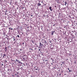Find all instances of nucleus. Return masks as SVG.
<instances>
[{
    "label": "nucleus",
    "instance_id": "obj_1",
    "mask_svg": "<svg viewBox=\"0 0 77 77\" xmlns=\"http://www.w3.org/2000/svg\"><path fill=\"white\" fill-rule=\"evenodd\" d=\"M42 41H44L43 42V43H44L45 44H46V43H47V42L45 39H42Z\"/></svg>",
    "mask_w": 77,
    "mask_h": 77
},
{
    "label": "nucleus",
    "instance_id": "obj_2",
    "mask_svg": "<svg viewBox=\"0 0 77 77\" xmlns=\"http://www.w3.org/2000/svg\"><path fill=\"white\" fill-rule=\"evenodd\" d=\"M44 45L43 44H42L41 43H40V45L39 46L40 47H42Z\"/></svg>",
    "mask_w": 77,
    "mask_h": 77
},
{
    "label": "nucleus",
    "instance_id": "obj_3",
    "mask_svg": "<svg viewBox=\"0 0 77 77\" xmlns=\"http://www.w3.org/2000/svg\"><path fill=\"white\" fill-rule=\"evenodd\" d=\"M35 72H36V74H37V73H38V72H39V70H38V69H35Z\"/></svg>",
    "mask_w": 77,
    "mask_h": 77
},
{
    "label": "nucleus",
    "instance_id": "obj_4",
    "mask_svg": "<svg viewBox=\"0 0 77 77\" xmlns=\"http://www.w3.org/2000/svg\"><path fill=\"white\" fill-rule=\"evenodd\" d=\"M55 32V31H53L51 32V35H53V34H54V32Z\"/></svg>",
    "mask_w": 77,
    "mask_h": 77
},
{
    "label": "nucleus",
    "instance_id": "obj_5",
    "mask_svg": "<svg viewBox=\"0 0 77 77\" xmlns=\"http://www.w3.org/2000/svg\"><path fill=\"white\" fill-rule=\"evenodd\" d=\"M26 57H23V59L24 60V61H26V59H27V58H26Z\"/></svg>",
    "mask_w": 77,
    "mask_h": 77
},
{
    "label": "nucleus",
    "instance_id": "obj_6",
    "mask_svg": "<svg viewBox=\"0 0 77 77\" xmlns=\"http://www.w3.org/2000/svg\"><path fill=\"white\" fill-rule=\"evenodd\" d=\"M51 8H52V7H50L49 8V9L51 11H52V9H51Z\"/></svg>",
    "mask_w": 77,
    "mask_h": 77
},
{
    "label": "nucleus",
    "instance_id": "obj_7",
    "mask_svg": "<svg viewBox=\"0 0 77 77\" xmlns=\"http://www.w3.org/2000/svg\"><path fill=\"white\" fill-rule=\"evenodd\" d=\"M65 4L64 5H65V6H66V4H67V2H66V1H65Z\"/></svg>",
    "mask_w": 77,
    "mask_h": 77
},
{
    "label": "nucleus",
    "instance_id": "obj_8",
    "mask_svg": "<svg viewBox=\"0 0 77 77\" xmlns=\"http://www.w3.org/2000/svg\"><path fill=\"white\" fill-rule=\"evenodd\" d=\"M59 0H57V3H59Z\"/></svg>",
    "mask_w": 77,
    "mask_h": 77
},
{
    "label": "nucleus",
    "instance_id": "obj_9",
    "mask_svg": "<svg viewBox=\"0 0 77 77\" xmlns=\"http://www.w3.org/2000/svg\"><path fill=\"white\" fill-rule=\"evenodd\" d=\"M41 4L39 3H38V6H41Z\"/></svg>",
    "mask_w": 77,
    "mask_h": 77
},
{
    "label": "nucleus",
    "instance_id": "obj_10",
    "mask_svg": "<svg viewBox=\"0 0 77 77\" xmlns=\"http://www.w3.org/2000/svg\"><path fill=\"white\" fill-rule=\"evenodd\" d=\"M13 39H14L13 41H15V37L14 36L13 37Z\"/></svg>",
    "mask_w": 77,
    "mask_h": 77
},
{
    "label": "nucleus",
    "instance_id": "obj_11",
    "mask_svg": "<svg viewBox=\"0 0 77 77\" xmlns=\"http://www.w3.org/2000/svg\"><path fill=\"white\" fill-rule=\"evenodd\" d=\"M16 62H20V61L16 59Z\"/></svg>",
    "mask_w": 77,
    "mask_h": 77
},
{
    "label": "nucleus",
    "instance_id": "obj_12",
    "mask_svg": "<svg viewBox=\"0 0 77 77\" xmlns=\"http://www.w3.org/2000/svg\"><path fill=\"white\" fill-rule=\"evenodd\" d=\"M7 39H8V42H9V40H10V39H9V38H7ZM8 39H9V40H8Z\"/></svg>",
    "mask_w": 77,
    "mask_h": 77
},
{
    "label": "nucleus",
    "instance_id": "obj_13",
    "mask_svg": "<svg viewBox=\"0 0 77 77\" xmlns=\"http://www.w3.org/2000/svg\"><path fill=\"white\" fill-rule=\"evenodd\" d=\"M18 63H21V64H23V63H21L20 62H18Z\"/></svg>",
    "mask_w": 77,
    "mask_h": 77
},
{
    "label": "nucleus",
    "instance_id": "obj_14",
    "mask_svg": "<svg viewBox=\"0 0 77 77\" xmlns=\"http://www.w3.org/2000/svg\"><path fill=\"white\" fill-rule=\"evenodd\" d=\"M3 56H6V54H4Z\"/></svg>",
    "mask_w": 77,
    "mask_h": 77
},
{
    "label": "nucleus",
    "instance_id": "obj_15",
    "mask_svg": "<svg viewBox=\"0 0 77 77\" xmlns=\"http://www.w3.org/2000/svg\"><path fill=\"white\" fill-rule=\"evenodd\" d=\"M16 76L17 77H19V75H17Z\"/></svg>",
    "mask_w": 77,
    "mask_h": 77
},
{
    "label": "nucleus",
    "instance_id": "obj_16",
    "mask_svg": "<svg viewBox=\"0 0 77 77\" xmlns=\"http://www.w3.org/2000/svg\"><path fill=\"white\" fill-rule=\"evenodd\" d=\"M17 37H18V38H20V36H19V35H17Z\"/></svg>",
    "mask_w": 77,
    "mask_h": 77
},
{
    "label": "nucleus",
    "instance_id": "obj_17",
    "mask_svg": "<svg viewBox=\"0 0 77 77\" xmlns=\"http://www.w3.org/2000/svg\"><path fill=\"white\" fill-rule=\"evenodd\" d=\"M62 63L63 64H64V63H65V62H62Z\"/></svg>",
    "mask_w": 77,
    "mask_h": 77
},
{
    "label": "nucleus",
    "instance_id": "obj_18",
    "mask_svg": "<svg viewBox=\"0 0 77 77\" xmlns=\"http://www.w3.org/2000/svg\"><path fill=\"white\" fill-rule=\"evenodd\" d=\"M5 50H7V48L6 47L5 48Z\"/></svg>",
    "mask_w": 77,
    "mask_h": 77
},
{
    "label": "nucleus",
    "instance_id": "obj_19",
    "mask_svg": "<svg viewBox=\"0 0 77 77\" xmlns=\"http://www.w3.org/2000/svg\"><path fill=\"white\" fill-rule=\"evenodd\" d=\"M67 69H68V70H69V68H68Z\"/></svg>",
    "mask_w": 77,
    "mask_h": 77
},
{
    "label": "nucleus",
    "instance_id": "obj_20",
    "mask_svg": "<svg viewBox=\"0 0 77 77\" xmlns=\"http://www.w3.org/2000/svg\"><path fill=\"white\" fill-rule=\"evenodd\" d=\"M8 71H9V69H8Z\"/></svg>",
    "mask_w": 77,
    "mask_h": 77
},
{
    "label": "nucleus",
    "instance_id": "obj_21",
    "mask_svg": "<svg viewBox=\"0 0 77 77\" xmlns=\"http://www.w3.org/2000/svg\"><path fill=\"white\" fill-rule=\"evenodd\" d=\"M44 6H46V4H44Z\"/></svg>",
    "mask_w": 77,
    "mask_h": 77
},
{
    "label": "nucleus",
    "instance_id": "obj_22",
    "mask_svg": "<svg viewBox=\"0 0 77 77\" xmlns=\"http://www.w3.org/2000/svg\"><path fill=\"white\" fill-rule=\"evenodd\" d=\"M15 42H14L13 43H14V44H15Z\"/></svg>",
    "mask_w": 77,
    "mask_h": 77
},
{
    "label": "nucleus",
    "instance_id": "obj_23",
    "mask_svg": "<svg viewBox=\"0 0 77 77\" xmlns=\"http://www.w3.org/2000/svg\"><path fill=\"white\" fill-rule=\"evenodd\" d=\"M7 49H5V51H7Z\"/></svg>",
    "mask_w": 77,
    "mask_h": 77
},
{
    "label": "nucleus",
    "instance_id": "obj_24",
    "mask_svg": "<svg viewBox=\"0 0 77 77\" xmlns=\"http://www.w3.org/2000/svg\"><path fill=\"white\" fill-rule=\"evenodd\" d=\"M11 30H13V29H12V28H11Z\"/></svg>",
    "mask_w": 77,
    "mask_h": 77
},
{
    "label": "nucleus",
    "instance_id": "obj_25",
    "mask_svg": "<svg viewBox=\"0 0 77 77\" xmlns=\"http://www.w3.org/2000/svg\"><path fill=\"white\" fill-rule=\"evenodd\" d=\"M31 17H33V15H31Z\"/></svg>",
    "mask_w": 77,
    "mask_h": 77
},
{
    "label": "nucleus",
    "instance_id": "obj_26",
    "mask_svg": "<svg viewBox=\"0 0 77 77\" xmlns=\"http://www.w3.org/2000/svg\"><path fill=\"white\" fill-rule=\"evenodd\" d=\"M23 44H24V42H23Z\"/></svg>",
    "mask_w": 77,
    "mask_h": 77
},
{
    "label": "nucleus",
    "instance_id": "obj_27",
    "mask_svg": "<svg viewBox=\"0 0 77 77\" xmlns=\"http://www.w3.org/2000/svg\"><path fill=\"white\" fill-rule=\"evenodd\" d=\"M41 3H43V4H44V2H42Z\"/></svg>",
    "mask_w": 77,
    "mask_h": 77
},
{
    "label": "nucleus",
    "instance_id": "obj_28",
    "mask_svg": "<svg viewBox=\"0 0 77 77\" xmlns=\"http://www.w3.org/2000/svg\"><path fill=\"white\" fill-rule=\"evenodd\" d=\"M42 29H43V27L42 28Z\"/></svg>",
    "mask_w": 77,
    "mask_h": 77
},
{
    "label": "nucleus",
    "instance_id": "obj_29",
    "mask_svg": "<svg viewBox=\"0 0 77 77\" xmlns=\"http://www.w3.org/2000/svg\"><path fill=\"white\" fill-rule=\"evenodd\" d=\"M69 72H71V70H69Z\"/></svg>",
    "mask_w": 77,
    "mask_h": 77
},
{
    "label": "nucleus",
    "instance_id": "obj_30",
    "mask_svg": "<svg viewBox=\"0 0 77 77\" xmlns=\"http://www.w3.org/2000/svg\"><path fill=\"white\" fill-rule=\"evenodd\" d=\"M15 75H16V76H17V73H16V74H15Z\"/></svg>",
    "mask_w": 77,
    "mask_h": 77
},
{
    "label": "nucleus",
    "instance_id": "obj_31",
    "mask_svg": "<svg viewBox=\"0 0 77 77\" xmlns=\"http://www.w3.org/2000/svg\"><path fill=\"white\" fill-rule=\"evenodd\" d=\"M63 3H64V1H63Z\"/></svg>",
    "mask_w": 77,
    "mask_h": 77
},
{
    "label": "nucleus",
    "instance_id": "obj_32",
    "mask_svg": "<svg viewBox=\"0 0 77 77\" xmlns=\"http://www.w3.org/2000/svg\"><path fill=\"white\" fill-rule=\"evenodd\" d=\"M54 25H55V24H54V25H53V26H54Z\"/></svg>",
    "mask_w": 77,
    "mask_h": 77
},
{
    "label": "nucleus",
    "instance_id": "obj_33",
    "mask_svg": "<svg viewBox=\"0 0 77 77\" xmlns=\"http://www.w3.org/2000/svg\"><path fill=\"white\" fill-rule=\"evenodd\" d=\"M33 41H32V43H33Z\"/></svg>",
    "mask_w": 77,
    "mask_h": 77
},
{
    "label": "nucleus",
    "instance_id": "obj_34",
    "mask_svg": "<svg viewBox=\"0 0 77 77\" xmlns=\"http://www.w3.org/2000/svg\"><path fill=\"white\" fill-rule=\"evenodd\" d=\"M22 50L21 49H20V51H21Z\"/></svg>",
    "mask_w": 77,
    "mask_h": 77
},
{
    "label": "nucleus",
    "instance_id": "obj_35",
    "mask_svg": "<svg viewBox=\"0 0 77 77\" xmlns=\"http://www.w3.org/2000/svg\"><path fill=\"white\" fill-rule=\"evenodd\" d=\"M38 50H39V51H40V49H39Z\"/></svg>",
    "mask_w": 77,
    "mask_h": 77
},
{
    "label": "nucleus",
    "instance_id": "obj_36",
    "mask_svg": "<svg viewBox=\"0 0 77 77\" xmlns=\"http://www.w3.org/2000/svg\"><path fill=\"white\" fill-rule=\"evenodd\" d=\"M45 61H48V60H45Z\"/></svg>",
    "mask_w": 77,
    "mask_h": 77
},
{
    "label": "nucleus",
    "instance_id": "obj_37",
    "mask_svg": "<svg viewBox=\"0 0 77 77\" xmlns=\"http://www.w3.org/2000/svg\"><path fill=\"white\" fill-rule=\"evenodd\" d=\"M22 9H24V7H23V8H22Z\"/></svg>",
    "mask_w": 77,
    "mask_h": 77
},
{
    "label": "nucleus",
    "instance_id": "obj_38",
    "mask_svg": "<svg viewBox=\"0 0 77 77\" xmlns=\"http://www.w3.org/2000/svg\"><path fill=\"white\" fill-rule=\"evenodd\" d=\"M52 61H54V60H52Z\"/></svg>",
    "mask_w": 77,
    "mask_h": 77
},
{
    "label": "nucleus",
    "instance_id": "obj_39",
    "mask_svg": "<svg viewBox=\"0 0 77 77\" xmlns=\"http://www.w3.org/2000/svg\"><path fill=\"white\" fill-rule=\"evenodd\" d=\"M11 28H9V29H11Z\"/></svg>",
    "mask_w": 77,
    "mask_h": 77
},
{
    "label": "nucleus",
    "instance_id": "obj_40",
    "mask_svg": "<svg viewBox=\"0 0 77 77\" xmlns=\"http://www.w3.org/2000/svg\"><path fill=\"white\" fill-rule=\"evenodd\" d=\"M3 58L5 57L4 56H3Z\"/></svg>",
    "mask_w": 77,
    "mask_h": 77
},
{
    "label": "nucleus",
    "instance_id": "obj_41",
    "mask_svg": "<svg viewBox=\"0 0 77 77\" xmlns=\"http://www.w3.org/2000/svg\"><path fill=\"white\" fill-rule=\"evenodd\" d=\"M54 69H56V68H55V67H54Z\"/></svg>",
    "mask_w": 77,
    "mask_h": 77
},
{
    "label": "nucleus",
    "instance_id": "obj_42",
    "mask_svg": "<svg viewBox=\"0 0 77 77\" xmlns=\"http://www.w3.org/2000/svg\"><path fill=\"white\" fill-rule=\"evenodd\" d=\"M60 75H61V74H60Z\"/></svg>",
    "mask_w": 77,
    "mask_h": 77
},
{
    "label": "nucleus",
    "instance_id": "obj_43",
    "mask_svg": "<svg viewBox=\"0 0 77 77\" xmlns=\"http://www.w3.org/2000/svg\"><path fill=\"white\" fill-rule=\"evenodd\" d=\"M51 65H53V63H51Z\"/></svg>",
    "mask_w": 77,
    "mask_h": 77
},
{
    "label": "nucleus",
    "instance_id": "obj_44",
    "mask_svg": "<svg viewBox=\"0 0 77 77\" xmlns=\"http://www.w3.org/2000/svg\"><path fill=\"white\" fill-rule=\"evenodd\" d=\"M61 66L62 65V64H61Z\"/></svg>",
    "mask_w": 77,
    "mask_h": 77
},
{
    "label": "nucleus",
    "instance_id": "obj_45",
    "mask_svg": "<svg viewBox=\"0 0 77 77\" xmlns=\"http://www.w3.org/2000/svg\"><path fill=\"white\" fill-rule=\"evenodd\" d=\"M10 71H12V70L11 69L10 70Z\"/></svg>",
    "mask_w": 77,
    "mask_h": 77
},
{
    "label": "nucleus",
    "instance_id": "obj_46",
    "mask_svg": "<svg viewBox=\"0 0 77 77\" xmlns=\"http://www.w3.org/2000/svg\"><path fill=\"white\" fill-rule=\"evenodd\" d=\"M41 27H42V26H41Z\"/></svg>",
    "mask_w": 77,
    "mask_h": 77
},
{
    "label": "nucleus",
    "instance_id": "obj_47",
    "mask_svg": "<svg viewBox=\"0 0 77 77\" xmlns=\"http://www.w3.org/2000/svg\"><path fill=\"white\" fill-rule=\"evenodd\" d=\"M63 72V71H62V72Z\"/></svg>",
    "mask_w": 77,
    "mask_h": 77
},
{
    "label": "nucleus",
    "instance_id": "obj_48",
    "mask_svg": "<svg viewBox=\"0 0 77 77\" xmlns=\"http://www.w3.org/2000/svg\"><path fill=\"white\" fill-rule=\"evenodd\" d=\"M59 71H60V70H59Z\"/></svg>",
    "mask_w": 77,
    "mask_h": 77
},
{
    "label": "nucleus",
    "instance_id": "obj_49",
    "mask_svg": "<svg viewBox=\"0 0 77 77\" xmlns=\"http://www.w3.org/2000/svg\"><path fill=\"white\" fill-rule=\"evenodd\" d=\"M64 28H65V27H64Z\"/></svg>",
    "mask_w": 77,
    "mask_h": 77
},
{
    "label": "nucleus",
    "instance_id": "obj_50",
    "mask_svg": "<svg viewBox=\"0 0 77 77\" xmlns=\"http://www.w3.org/2000/svg\"><path fill=\"white\" fill-rule=\"evenodd\" d=\"M61 0V1H62V0Z\"/></svg>",
    "mask_w": 77,
    "mask_h": 77
},
{
    "label": "nucleus",
    "instance_id": "obj_51",
    "mask_svg": "<svg viewBox=\"0 0 77 77\" xmlns=\"http://www.w3.org/2000/svg\"><path fill=\"white\" fill-rule=\"evenodd\" d=\"M47 30H48V29H47Z\"/></svg>",
    "mask_w": 77,
    "mask_h": 77
},
{
    "label": "nucleus",
    "instance_id": "obj_52",
    "mask_svg": "<svg viewBox=\"0 0 77 77\" xmlns=\"http://www.w3.org/2000/svg\"><path fill=\"white\" fill-rule=\"evenodd\" d=\"M24 56H25V55H24Z\"/></svg>",
    "mask_w": 77,
    "mask_h": 77
},
{
    "label": "nucleus",
    "instance_id": "obj_53",
    "mask_svg": "<svg viewBox=\"0 0 77 77\" xmlns=\"http://www.w3.org/2000/svg\"><path fill=\"white\" fill-rule=\"evenodd\" d=\"M67 60H68V59H67Z\"/></svg>",
    "mask_w": 77,
    "mask_h": 77
}]
</instances>
